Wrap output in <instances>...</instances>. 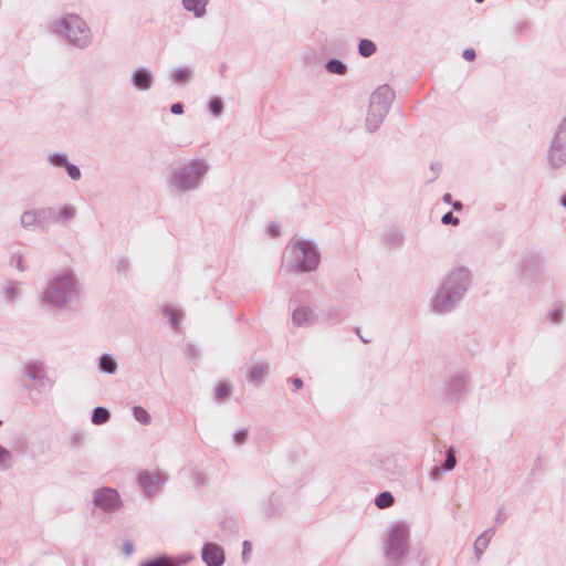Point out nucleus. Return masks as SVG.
<instances>
[{
  "instance_id": "obj_1",
  "label": "nucleus",
  "mask_w": 566,
  "mask_h": 566,
  "mask_svg": "<svg viewBox=\"0 0 566 566\" xmlns=\"http://www.w3.org/2000/svg\"><path fill=\"white\" fill-rule=\"evenodd\" d=\"M82 296L81 283L74 271L69 269L52 273L38 293V302L42 310L53 314H62L74 310Z\"/></svg>"
},
{
  "instance_id": "obj_2",
  "label": "nucleus",
  "mask_w": 566,
  "mask_h": 566,
  "mask_svg": "<svg viewBox=\"0 0 566 566\" xmlns=\"http://www.w3.org/2000/svg\"><path fill=\"white\" fill-rule=\"evenodd\" d=\"M46 29L77 51H86L94 43V33L91 27L77 13L69 12L50 20Z\"/></svg>"
},
{
  "instance_id": "obj_3",
  "label": "nucleus",
  "mask_w": 566,
  "mask_h": 566,
  "mask_svg": "<svg viewBox=\"0 0 566 566\" xmlns=\"http://www.w3.org/2000/svg\"><path fill=\"white\" fill-rule=\"evenodd\" d=\"M210 170L206 158L196 157L179 163L167 175V188L175 196H184L198 190Z\"/></svg>"
},
{
  "instance_id": "obj_4",
  "label": "nucleus",
  "mask_w": 566,
  "mask_h": 566,
  "mask_svg": "<svg viewBox=\"0 0 566 566\" xmlns=\"http://www.w3.org/2000/svg\"><path fill=\"white\" fill-rule=\"evenodd\" d=\"M77 208L72 203L45 206L21 212L19 226L25 231H49L55 224H67L77 217Z\"/></svg>"
},
{
  "instance_id": "obj_5",
  "label": "nucleus",
  "mask_w": 566,
  "mask_h": 566,
  "mask_svg": "<svg viewBox=\"0 0 566 566\" xmlns=\"http://www.w3.org/2000/svg\"><path fill=\"white\" fill-rule=\"evenodd\" d=\"M284 261L295 272L310 273L318 268L321 263V252L314 241L295 237L285 248Z\"/></svg>"
},
{
  "instance_id": "obj_6",
  "label": "nucleus",
  "mask_w": 566,
  "mask_h": 566,
  "mask_svg": "<svg viewBox=\"0 0 566 566\" xmlns=\"http://www.w3.org/2000/svg\"><path fill=\"white\" fill-rule=\"evenodd\" d=\"M410 525L405 521L391 522L382 537L387 562L400 566L407 559L410 547Z\"/></svg>"
},
{
  "instance_id": "obj_7",
  "label": "nucleus",
  "mask_w": 566,
  "mask_h": 566,
  "mask_svg": "<svg viewBox=\"0 0 566 566\" xmlns=\"http://www.w3.org/2000/svg\"><path fill=\"white\" fill-rule=\"evenodd\" d=\"M395 98V93L387 84L378 86L369 97V107L366 115L365 126L369 133L376 132Z\"/></svg>"
},
{
  "instance_id": "obj_8",
  "label": "nucleus",
  "mask_w": 566,
  "mask_h": 566,
  "mask_svg": "<svg viewBox=\"0 0 566 566\" xmlns=\"http://www.w3.org/2000/svg\"><path fill=\"white\" fill-rule=\"evenodd\" d=\"M440 285L450 291L451 294L464 300L472 286V272L465 265L455 264L447 271Z\"/></svg>"
},
{
  "instance_id": "obj_9",
  "label": "nucleus",
  "mask_w": 566,
  "mask_h": 566,
  "mask_svg": "<svg viewBox=\"0 0 566 566\" xmlns=\"http://www.w3.org/2000/svg\"><path fill=\"white\" fill-rule=\"evenodd\" d=\"M471 376L467 368L450 373L443 382V396L450 402L460 401L469 391Z\"/></svg>"
},
{
  "instance_id": "obj_10",
  "label": "nucleus",
  "mask_w": 566,
  "mask_h": 566,
  "mask_svg": "<svg viewBox=\"0 0 566 566\" xmlns=\"http://www.w3.org/2000/svg\"><path fill=\"white\" fill-rule=\"evenodd\" d=\"M547 165L559 170L566 165V116L558 124L547 149Z\"/></svg>"
},
{
  "instance_id": "obj_11",
  "label": "nucleus",
  "mask_w": 566,
  "mask_h": 566,
  "mask_svg": "<svg viewBox=\"0 0 566 566\" xmlns=\"http://www.w3.org/2000/svg\"><path fill=\"white\" fill-rule=\"evenodd\" d=\"M462 301L439 284L430 297L429 308L433 314L446 315L454 311Z\"/></svg>"
},
{
  "instance_id": "obj_12",
  "label": "nucleus",
  "mask_w": 566,
  "mask_h": 566,
  "mask_svg": "<svg viewBox=\"0 0 566 566\" xmlns=\"http://www.w3.org/2000/svg\"><path fill=\"white\" fill-rule=\"evenodd\" d=\"M93 504L102 512L114 513L122 507V500L117 490L103 486L93 492Z\"/></svg>"
},
{
  "instance_id": "obj_13",
  "label": "nucleus",
  "mask_w": 566,
  "mask_h": 566,
  "mask_svg": "<svg viewBox=\"0 0 566 566\" xmlns=\"http://www.w3.org/2000/svg\"><path fill=\"white\" fill-rule=\"evenodd\" d=\"M23 376L33 381V386H28L27 389H50L53 382L46 377L43 364L40 361H28L22 369Z\"/></svg>"
},
{
  "instance_id": "obj_14",
  "label": "nucleus",
  "mask_w": 566,
  "mask_h": 566,
  "mask_svg": "<svg viewBox=\"0 0 566 566\" xmlns=\"http://www.w3.org/2000/svg\"><path fill=\"white\" fill-rule=\"evenodd\" d=\"M155 74L147 66H137L135 67L129 77V83L132 87L137 92H148L155 85Z\"/></svg>"
},
{
  "instance_id": "obj_15",
  "label": "nucleus",
  "mask_w": 566,
  "mask_h": 566,
  "mask_svg": "<svg viewBox=\"0 0 566 566\" xmlns=\"http://www.w3.org/2000/svg\"><path fill=\"white\" fill-rule=\"evenodd\" d=\"M167 482L163 472L143 471L138 474V484L147 496H153Z\"/></svg>"
},
{
  "instance_id": "obj_16",
  "label": "nucleus",
  "mask_w": 566,
  "mask_h": 566,
  "mask_svg": "<svg viewBox=\"0 0 566 566\" xmlns=\"http://www.w3.org/2000/svg\"><path fill=\"white\" fill-rule=\"evenodd\" d=\"M317 314L314 308L306 305H298L292 312V323L297 327H308L315 324Z\"/></svg>"
},
{
  "instance_id": "obj_17",
  "label": "nucleus",
  "mask_w": 566,
  "mask_h": 566,
  "mask_svg": "<svg viewBox=\"0 0 566 566\" xmlns=\"http://www.w3.org/2000/svg\"><path fill=\"white\" fill-rule=\"evenodd\" d=\"M201 558L207 566H221L224 563V553L218 544L206 543L201 549Z\"/></svg>"
},
{
  "instance_id": "obj_18",
  "label": "nucleus",
  "mask_w": 566,
  "mask_h": 566,
  "mask_svg": "<svg viewBox=\"0 0 566 566\" xmlns=\"http://www.w3.org/2000/svg\"><path fill=\"white\" fill-rule=\"evenodd\" d=\"M8 264L10 268L23 273L30 269L29 253L22 249H14L10 252Z\"/></svg>"
},
{
  "instance_id": "obj_19",
  "label": "nucleus",
  "mask_w": 566,
  "mask_h": 566,
  "mask_svg": "<svg viewBox=\"0 0 566 566\" xmlns=\"http://www.w3.org/2000/svg\"><path fill=\"white\" fill-rule=\"evenodd\" d=\"M208 4L209 0H181L182 9L195 19H203L207 15Z\"/></svg>"
},
{
  "instance_id": "obj_20",
  "label": "nucleus",
  "mask_w": 566,
  "mask_h": 566,
  "mask_svg": "<svg viewBox=\"0 0 566 566\" xmlns=\"http://www.w3.org/2000/svg\"><path fill=\"white\" fill-rule=\"evenodd\" d=\"M193 76V69L189 65L178 66L170 71V81L172 84L185 86L189 84Z\"/></svg>"
},
{
  "instance_id": "obj_21",
  "label": "nucleus",
  "mask_w": 566,
  "mask_h": 566,
  "mask_svg": "<svg viewBox=\"0 0 566 566\" xmlns=\"http://www.w3.org/2000/svg\"><path fill=\"white\" fill-rule=\"evenodd\" d=\"M270 371V365L268 363H256L249 371L248 380L254 386L259 387L263 382L264 378Z\"/></svg>"
},
{
  "instance_id": "obj_22",
  "label": "nucleus",
  "mask_w": 566,
  "mask_h": 566,
  "mask_svg": "<svg viewBox=\"0 0 566 566\" xmlns=\"http://www.w3.org/2000/svg\"><path fill=\"white\" fill-rule=\"evenodd\" d=\"M98 370L107 375L116 374L118 364L112 354L105 353L98 357Z\"/></svg>"
},
{
  "instance_id": "obj_23",
  "label": "nucleus",
  "mask_w": 566,
  "mask_h": 566,
  "mask_svg": "<svg viewBox=\"0 0 566 566\" xmlns=\"http://www.w3.org/2000/svg\"><path fill=\"white\" fill-rule=\"evenodd\" d=\"M494 534V531L492 528H489L484 531L482 534L478 536V538L474 542V554L476 559H481L484 551L488 548L490 541Z\"/></svg>"
},
{
  "instance_id": "obj_24",
  "label": "nucleus",
  "mask_w": 566,
  "mask_h": 566,
  "mask_svg": "<svg viewBox=\"0 0 566 566\" xmlns=\"http://www.w3.org/2000/svg\"><path fill=\"white\" fill-rule=\"evenodd\" d=\"M163 314L167 318V322L172 329L179 327L182 313L178 308L171 305H165L163 307Z\"/></svg>"
},
{
  "instance_id": "obj_25",
  "label": "nucleus",
  "mask_w": 566,
  "mask_h": 566,
  "mask_svg": "<svg viewBox=\"0 0 566 566\" xmlns=\"http://www.w3.org/2000/svg\"><path fill=\"white\" fill-rule=\"evenodd\" d=\"M566 307L562 304H554L553 307L547 312V321L552 325H559L565 319Z\"/></svg>"
},
{
  "instance_id": "obj_26",
  "label": "nucleus",
  "mask_w": 566,
  "mask_h": 566,
  "mask_svg": "<svg viewBox=\"0 0 566 566\" xmlns=\"http://www.w3.org/2000/svg\"><path fill=\"white\" fill-rule=\"evenodd\" d=\"M111 412L105 407H96L93 409L91 421L93 424L101 426L108 422Z\"/></svg>"
},
{
  "instance_id": "obj_27",
  "label": "nucleus",
  "mask_w": 566,
  "mask_h": 566,
  "mask_svg": "<svg viewBox=\"0 0 566 566\" xmlns=\"http://www.w3.org/2000/svg\"><path fill=\"white\" fill-rule=\"evenodd\" d=\"M46 161L54 168H64L69 163L67 156L63 153L53 151L46 156Z\"/></svg>"
},
{
  "instance_id": "obj_28",
  "label": "nucleus",
  "mask_w": 566,
  "mask_h": 566,
  "mask_svg": "<svg viewBox=\"0 0 566 566\" xmlns=\"http://www.w3.org/2000/svg\"><path fill=\"white\" fill-rule=\"evenodd\" d=\"M21 297V291L13 283L3 290V300L8 304H15Z\"/></svg>"
},
{
  "instance_id": "obj_29",
  "label": "nucleus",
  "mask_w": 566,
  "mask_h": 566,
  "mask_svg": "<svg viewBox=\"0 0 566 566\" xmlns=\"http://www.w3.org/2000/svg\"><path fill=\"white\" fill-rule=\"evenodd\" d=\"M377 50L376 44L368 39H361L358 44V52L363 57H369L375 54Z\"/></svg>"
},
{
  "instance_id": "obj_30",
  "label": "nucleus",
  "mask_w": 566,
  "mask_h": 566,
  "mask_svg": "<svg viewBox=\"0 0 566 566\" xmlns=\"http://www.w3.org/2000/svg\"><path fill=\"white\" fill-rule=\"evenodd\" d=\"M394 502V495L388 491L379 493L375 499V505L381 510L390 507Z\"/></svg>"
},
{
  "instance_id": "obj_31",
  "label": "nucleus",
  "mask_w": 566,
  "mask_h": 566,
  "mask_svg": "<svg viewBox=\"0 0 566 566\" xmlns=\"http://www.w3.org/2000/svg\"><path fill=\"white\" fill-rule=\"evenodd\" d=\"M139 566H177L171 557L161 555L140 563Z\"/></svg>"
},
{
  "instance_id": "obj_32",
  "label": "nucleus",
  "mask_w": 566,
  "mask_h": 566,
  "mask_svg": "<svg viewBox=\"0 0 566 566\" xmlns=\"http://www.w3.org/2000/svg\"><path fill=\"white\" fill-rule=\"evenodd\" d=\"M327 72L332 74L344 75L347 72V66L340 60L332 59L325 65Z\"/></svg>"
},
{
  "instance_id": "obj_33",
  "label": "nucleus",
  "mask_w": 566,
  "mask_h": 566,
  "mask_svg": "<svg viewBox=\"0 0 566 566\" xmlns=\"http://www.w3.org/2000/svg\"><path fill=\"white\" fill-rule=\"evenodd\" d=\"M13 457L11 452L0 444V471H6L12 467Z\"/></svg>"
},
{
  "instance_id": "obj_34",
  "label": "nucleus",
  "mask_w": 566,
  "mask_h": 566,
  "mask_svg": "<svg viewBox=\"0 0 566 566\" xmlns=\"http://www.w3.org/2000/svg\"><path fill=\"white\" fill-rule=\"evenodd\" d=\"M133 416L136 421H138L142 424H149L151 417L149 412L142 406H135L133 408Z\"/></svg>"
},
{
  "instance_id": "obj_35",
  "label": "nucleus",
  "mask_w": 566,
  "mask_h": 566,
  "mask_svg": "<svg viewBox=\"0 0 566 566\" xmlns=\"http://www.w3.org/2000/svg\"><path fill=\"white\" fill-rule=\"evenodd\" d=\"M343 312L337 307H331L325 313V319L329 325L337 324L344 319Z\"/></svg>"
},
{
  "instance_id": "obj_36",
  "label": "nucleus",
  "mask_w": 566,
  "mask_h": 566,
  "mask_svg": "<svg viewBox=\"0 0 566 566\" xmlns=\"http://www.w3.org/2000/svg\"><path fill=\"white\" fill-rule=\"evenodd\" d=\"M392 458L388 454H378L375 455L373 460V465L377 469H381L385 471H389V464L391 463Z\"/></svg>"
},
{
  "instance_id": "obj_37",
  "label": "nucleus",
  "mask_w": 566,
  "mask_h": 566,
  "mask_svg": "<svg viewBox=\"0 0 566 566\" xmlns=\"http://www.w3.org/2000/svg\"><path fill=\"white\" fill-rule=\"evenodd\" d=\"M232 387L227 382H220L216 388V400L218 402L228 398L231 395Z\"/></svg>"
},
{
  "instance_id": "obj_38",
  "label": "nucleus",
  "mask_w": 566,
  "mask_h": 566,
  "mask_svg": "<svg viewBox=\"0 0 566 566\" xmlns=\"http://www.w3.org/2000/svg\"><path fill=\"white\" fill-rule=\"evenodd\" d=\"M209 111L216 117L220 116L223 112V102L220 97H213L209 102Z\"/></svg>"
},
{
  "instance_id": "obj_39",
  "label": "nucleus",
  "mask_w": 566,
  "mask_h": 566,
  "mask_svg": "<svg viewBox=\"0 0 566 566\" xmlns=\"http://www.w3.org/2000/svg\"><path fill=\"white\" fill-rule=\"evenodd\" d=\"M64 169L71 180L77 181L81 179V177H82L81 170L75 164H72L69 161L66 164V166L64 167Z\"/></svg>"
},
{
  "instance_id": "obj_40",
  "label": "nucleus",
  "mask_w": 566,
  "mask_h": 566,
  "mask_svg": "<svg viewBox=\"0 0 566 566\" xmlns=\"http://www.w3.org/2000/svg\"><path fill=\"white\" fill-rule=\"evenodd\" d=\"M455 464H457V459L454 455V451H453V449H449L446 453V460H444L442 468L444 471H451L454 469Z\"/></svg>"
},
{
  "instance_id": "obj_41",
  "label": "nucleus",
  "mask_w": 566,
  "mask_h": 566,
  "mask_svg": "<svg viewBox=\"0 0 566 566\" xmlns=\"http://www.w3.org/2000/svg\"><path fill=\"white\" fill-rule=\"evenodd\" d=\"M248 437H249V431H248V429L243 428V429L235 431L233 433L232 439L237 447H241L242 444H244L247 442Z\"/></svg>"
},
{
  "instance_id": "obj_42",
  "label": "nucleus",
  "mask_w": 566,
  "mask_h": 566,
  "mask_svg": "<svg viewBox=\"0 0 566 566\" xmlns=\"http://www.w3.org/2000/svg\"><path fill=\"white\" fill-rule=\"evenodd\" d=\"M441 169H442V166L440 163H432L429 168V174L427 175V181L428 182L434 181L438 178Z\"/></svg>"
},
{
  "instance_id": "obj_43",
  "label": "nucleus",
  "mask_w": 566,
  "mask_h": 566,
  "mask_svg": "<svg viewBox=\"0 0 566 566\" xmlns=\"http://www.w3.org/2000/svg\"><path fill=\"white\" fill-rule=\"evenodd\" d=\"M441 222L443 224H451V226H458L460 220L458 217L453 216L452 212H447L442 216Z\"/></svg>"
},
{
  "instance_id": "obj_44",
  "label": "nucleus",
  "mask_w": 566,
  "mask_h": 566,
  "mask_svg": "<svg viewBox=\"0 0 566 566\" xmlns=\"http://www.w3.org/2000/svg\"><path fill=\"white\" fill-rule=\"evenodd\" d=\"M386 240L390 244H401L403 237L400 232H391L386 235Z\"/></svg>"
},
{
  "instance_id": "obj_45",
  "label": "nucleus",
  "mask_w": 566,
  "mask_h": 566,
  "mask_svg": "<svg viewBox=\"0 0 566 566\" xmlns=\"http://www.w3.org/2000/svg\"><path fill=\"white\" fill-rule=\"evenodd\" d=\"M252 546L249 541H244L242 543V560L245 563L249 559V555L251 553Z\"/></svg>"
},
{
  "instance_id": "obj_46",
  "label": "nucleus",
  "mask_w": 566,
  "mask_h": 566,
  "mask_svg": "<svg viewBox=\"0 0 566 566\" xmlns=\"http://www.w3.org/2000/svg\"><path fill=\"white\" fill-rule=\"evenodd\" d=\"M185 355L189 358L197 357V348L192 344H187L185 347Z\"/></svg>"
},
{
  "instance_id": "obj_47",
  "label": "nucleus",
  "mask_w": 566,
  "mask_h": 566,
  "mask_svg": "<svg viewBox=\"0 0 566 566\" xmlns=\"http://www.w3.org/2000/svg\"><path fill=\"white\" fill-rule=\"evenodd\" d=\"M507 515L503 509H499L495 515V522L497 524H502L506 521Z\"/></svg>"
},
{
  "instance_id": "obj_48",
  "label": "nucleus",
  "mask_w": 566,
  "mask_h": 566,
  "mask_svg": "<svg viewBox=\"0 0 566 566\" xmlns=\"http://www.w3.org/2000/svg\"><path fill=\"white\" fill-rule=\"evenodd\" d=\"M462 56L467 61H473L476 56L475 51L473 49H465L462 52Z\"/></svg>"
},
{
  "instance_id": "obj_49",
  "label": "nucleus",
  "mask_w": 566,
  "mask_h": 566,
  "mask_svg": "<svg viewBox=\"0 0 566 566\" xmlns=\"http://www.w3.org/2000/svg\"><path fill=\"white\" fill-rule=\"evenodd\" d=\"M170 112L174 115H181L184 113V105L181 103H174L170 106Z\"/></svg>"
},
{
  "instance_id": "obj_50",
  "label": "nucleus",
  "mask_w": 566,
  "mask_h": 566,
  "mask_svg": "<svg viewBox=\"0 0 566 566\" xmlns=\"http://www.w3.org/2000/svg\"><path fill=\"white\" fill-rule=\"evenodd\" d=\"M268 232L271 237H276L280 234V227L277 224H271L268 228Z\"/></svg>"
},
{
  "instance_id": "obj_51",
  "label": "nucleus",
  "mask_w": 566,
  "mask_h": 566,
  "mask_svg": "<svg viewBox=\"0 0 566 566\" xmlns=\"http://www.w3.org/2000/svg\"><path fill=\"white\" fill-rule=\"evenodd\" d=\"M290 380L295 390H298L303 387V380L301 378L294 377V378H291Z\"/></svg>"
},
{
  "instance_id": "obj_52",
  "label": "nucleus",
  "mask_w": 566,
  "mask_h": 566,
  "mask_svg": "<svg viewBox=\"0 0 566 566\" xmlns=\"http://www.w3.org/2000/svg\"><path fill=\"white\" fill-rule=\"evenodd\" d=\"M133 549H134V546H133V544H132V543H126V544L124 545V552H125V554L130 555V554L133 553Z\"/></svg>"
},
{
  "instance_id": "obj_53",
  "label": "nucleus",
  "mask_w": 566,
  "mask_h": 566,
  "mask_svg": "<svg viewBox=\"0 0 566 566\" xmlns=\"http://www.w3.org/2000/svg\"><path fill=\"white\" fill-rule=\"evenodd\" d=\"M451 205H452V207H453V209H454L455 211H460V210H462V208H463V205H462V202H461V201H454V202H452Z\"/></svg>"
},
{
  "instance_id": "obj_54",
  "label": "nucleus",
  "mask_w": 566,
  "mask_h": 566,
  "mask_svg": "<svg viewBox=\"0 0 566 566\" xmlns=\"http://www.w3.org/2000/svg\"><path fill=\"white\" fill-rule=\"evenodd\" d=\"M442 200L444 203H452V197L450 193H444L443 197H442Z\"/></svg>"
},
{
  "instance_id": "obj_55",
  "label": "nucleus",
  "mask_w": 566,
  "mask_h": 566,
  "mask_svg": "<svg viewBox=\"0 0 566 566\" xmlns=\"http://www.w3.org/2000/svg\"><path fill=\"white\" fill-rule=\"evenodd\" d=\"M117 264L120 265V269L125 270L126 265L128 264V261L124 258L119 259Z\"/></svg>"
},
{
  "instance_id": "obj_56",
  "label": "nucleus",
  "mask_w": 566,
  "mask_h": 566,
  "mask_svg": "<svg viewBox=\"0 0 566 566\" xmlns=\"http://www.w3.org/2000/svg\"><path fill=\"white\" fill-rule=\"evenodd\" d=\"M559 202L566 209V195L560 197Z\"/></svg>"
},
{
  "instance_id": "obj_57",
  "label": "nucleus",
  "mask_w": 566,
  "mask_h": 566,
  "mask_svg": "<svg viewBox=\"0 0 566 566\" xmlns=\"http://www.w3.org/2000/svg\"><path fill=\"white\" fill-rule=\"evenodd\" d=\"M438 474H439V468H436V472L433 474V479H437Z\"/></svg>"
},
{
  "instance_id": "obj_58",
  "label": "nucleus",
  "mask_w": 566,
  "mask_h": 566,
  "mask_svg": "<svg viewBox=\"0 0 566 566\" xmlns=\"http://www.w3.org/2000/svg\"><path fill=\"white\" fill-rule=\"evenodd\" d=\"M478 3H482L484 0H475Z\"/></svg>"
},
{
  "instance_id": "obj_59",
  "label": "nucleus",
  "mask_w": 566,
  "mask_h": 566,
  "mask_svg": "<svg viewBox=\"0 0 566 566\" xmlns=\"http://www.w3.org/2000/svg\"><path fill=\"white\" fill-rule=\"evenodd\" d=\"M2 424V421L0 420V426Z\"/></svg>"
}]
</instances>
